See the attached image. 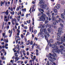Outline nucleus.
Returning a JSON list of instances; mask_svg holds the SVG:
<instances>
[{"instance_id": "obj_8", "label": "nucleus", "mask_w": 65, "mask_h": 65, "mask_svg": "<svg viewBox=\"0 0 65 65\" xmlns=\"http://www.w3.org/2000/svg\"><path fill=\"white\" fill-rule=\"evenodd\" d=\"M15 60H15V62H17V61H18L19 60V57L17 58V57H15Z\"/></svg>"}, {"instance_id": "obj_27", "label": "nucleus", "mask_w": 65, "mask_h": 65, "mask_svg": "<svg viewBox=\"0 0 65 65\" xmlns=\"http://www.w3.org/2000/svg\"><path fill=\"white\" fill-rule=\"evenodd\" d=\"M54 12L55 13H57V12H58V11L56 9H55L54 10Z\"/></svg>"}, {"instance_id": "obj_20", "label": "nucleus", "mask_w": 65, "mask_h": 65, "mask_svg": "<svg viewBox=\"0 0 65 65\" xmlns=\"http://www.w3.org/2000/svg\"><path fill=\"white\" fill-rule=\"evenodd\" d=\"M20 6H19V7H17L16 10V11H18L19 10V9H20Z\"/></svg>"}, {"instance_id": "obj_54", "label": "nucleus", "mask_w": 65, "mask_h": 65, "mask_svg": "<svg viewBox=\"0 0 65 65\" xmlns=\"http://www.w3.org/2000/svg\"><path fill=\"white\" fill-rule=\"evenodd\" d=\"M59 15H57L56 18V19H58V18H59Z\"/></svg>"}, {"instance_id": "obj_31", "label": "nucleus", "mask_w": 65, "mask_h": 65, "mask_svg": "<svg viewBox=\"0 0 65 65\" xmlns=\"http://www.w3.org/2000/svg\"><path fill=\"white\" fill-rule=\"evenodd\" d=\"M30 22H31V20H29L28 21H27L26 22L27 23H28V24H30Z\"/></svg>"}, {"instance_id": "obj_29", "label": "nucleus", "mask_w": 65, "mask_h": 65, "mask_svg": "<svg viewBox=\"0 0 65 65\" xmlns=\"http://www.w3.org/2000/svg\"><path fill=\"white\" fill-rule=\"evenodd\" d=\"M47 30L49 33H51V29H50V28L47 29Z\"/></svg>"}, {"instance_id": "obj_40", "label": "nucleus", "mask_w": 65, "mask_h": 65, "mask_svg": "<svg viewBox=\"0 0 65 65\" xmlns=\"http://www.w3.org/2000/svg\"><path fill=\"white\" fill-rule=\"evenodd\" d=\"M64 15H65V14L64 13H63L61 14V17H64L63 16H64Z\"/></svg>"}, {"instance_id": "obj_22", "label": "nucleus", "mask_w": 65, "mask_h": 65, "mask_svg": "<svg viewBox=\"0 0 65 65\" xmlns=\"http://www.w3.org/2000/svg\"><path fill=\"white\" fill-rule=\"evenodd\" d=\"M19 44H18L16 46V48H17V49H19Z\"/></svg>"}, {"instance_id": "obj_63", "label": "nucleus", "mask_w": 65, "mask_h": 65, "mask_svg": "<svg viewBox=\"0 0 65 65\" xmlns=\"http://www.w3.org/2000/svg\"><path fill=\"white\" fill-rule=\"evenodd\" d=\"M21 62V61H18L17 62V63H18V64H19V63H20Z\"/></svg>"}, {"instance_id": "obj_15", "label": "nucleus", "mask_w": 65, "mask_h": 65, "mask_svg": "<svg viewBox=\"0 0 65 65\" xmlns=\"http://www.w3.org/2000/svg\"><path fill=\"white\" fill-rule=\"evenodd\" d=\"M50 59L49 60L51 62H52V63H53V62H54V60H52L53 59H52L51 58H50Z\"/></svg>"}, {"instance_id": "obj_1", "label": "nucleus", "mask_w": 65, "mask_h": 65, "mask_svg": "<svg viewBox=\"0 0 65 65\" xmlns=\"http://www.w3.org/2000/svg\"><path fill=\"white\" fill-rule=\"evenodd\" d=\"M57 43H55L54 45V44H52V47L53 48V49L54 50H52L51 51V52L53 54L52 55L51 53H50L49 55H48V57L49 58H51V59H53V58L51 56L55 57V56L57 57V55L55 53V52L56 53H59V52H60V51L58 49V47L57 46H56L57 45Z\"/></svg>"}, {"instance_id": "obj_3", "label": "nucleus", "mask_w": 65, "mask_h": 65, "mask_svg": "<svg viewBox=\"0 0 65 65\" xmlns=\"http://www.w3.org/2000/svg\"><path fill=\"white\" fill-rule=\"evenodd\" d=\"M46 17L45 14H43L42 16H41V17L39 18V20L41 21H44L45 20V18H46Z\"/></svg>"}, {"instance_id": "obj_44", "label": "nucleus", "mask_w": 65, "mask_h": 65, "mask_svg": "<svg viewBox=\"0 0 65 65\" xmlns=\"http://www.w3.org/2000/svg\"><path fill=\"white\" fill-rule=\"evenodd\" d=\"M24 28L25 29H27V26H25L24 27Z\"/></svg>"}, {"instance_id": "obj_24", "label": "nucleus", "mask_w": 65, "mask_h": 65, "mask_svg": "<svg viewBox=\"0 0 65 65\" xmlns=\"http://www.w3.org/2000/svg\"><path fill=\"white\" fill-rule=\"evenodd\" d=\"M59 20H58V22H59V23H61V21H62V19H61L60 18H59Z\"/></svg>"}, {"instance_id": "obj_16", "label": "nucleus", "mask_w": 65, "mask_h": 65, "mask_svg": "<svg viewBox=\"0 0 65 65\" xmlns=\"http://www.w3.org/2000/svg\"><path fill=\"white\" fill-rule=\"evenodd\" d=\"M8 10H7V11L6 12H4V13H5V14H6V15H8Z\"/></svg>"}, {"instance_id": "obj_7", "label": "nucleus", "mask_w": 65, "mask_h": 65, "mask_svg": "<svg viewBox=\"0 0 65 65\" xmlns=\"http://www.w3.org/2000/svg\"><path fill=\"white\" fill-rule=\"evenodd\" d=\"M52 21H55L56 20V18H55V16H52Z\"/></svg>"}, {"instance_id": "obj_12", "label": "nucleus", "mask_w": 65, "mask_h": 65, "mask_svg": "<svg viewBox=\"0 0 65 65\" xmlns=\"http://www.w3.org/2000/svg\"><path fill=\"white\" fill-rule=\"evenodd\" d=\"M56 5V8H57V9H59L60 8V5Z\"/></svg>"}, {"instance_id": "obj_28", "label": "nucleus", "mask_w": 65, "mask_h": 65, "mask_svg": "<svg viewBox=\"0 0 65 65\" xmlns=\"http://www.w3.org/2000/svg\"><path fill=\"white\" fill-rule=\"evenodd\" d=\"M4 4V3L3 2L1 1V6H2V5Z\"/></svg>"}, {"instance_id": "obj_50", "label": "nucleus", "mask_w": 65, "mask_h": 65, "mask_svg": "<svg viewBox=\"0 0 65 65\" xmlns=\"http://www.w3.org/2000/svg\"><path fill=\"white\" fill-rule=\"evenodd\" d=\"M29 29L30 30V31L31 32V27L30 26V27H29Z\"/></svg>"}, {"instance_id": "obj_61", "label": "nucleus", "mask_w": 65, "mask_h": 65, "mask_svg": "<svg viewBox=\"0 0 65 65\" xmlns=\"http://www.w3.org/2000/svg\"><path fill=\"white\" fill-rule=\"evenodd\" d=\"M61 44H62V45H64V46H65V43H62Z\"/></svg>"}, {"instance_id": "obj_26", "label": "nucleus", "mask_w": 65, "mask_h": 65, "mask_svg": "<svg viewBox=\"0 0 65 65\" xmlns=\"http://www.w3.org/2000/svg\"><path fill=\"white\" fill-rule=\"evenodd\" d=\"M48 46H50V47H51L52 46V44L51 43H50L49 42L48 43Z\"/></svg>"}, {"instance_id": "obj_34", "label": "nucleus", "mask_w": 65, "mask_h": 65, "mask_svg": "<svg viewBox=\"0 0 65 65\" xmlns=\"http://www.w3.org/2000/svg\"><path fill=\"white\" fill-rule=\"evenodd\" d=\"M61 18H62V19H63V20H65V17L61 16Z\"/></svg>"}, {"instance_id": "obj_23", "label": "nucleus", "mask_w": 65, "mask_h": 65, "mask_svg": "<svg viewBox=\"0 0 65 65\" xmlns=\"http://www.w3.org/2000/svg\"><path fill=\"white\" fill-rule=\"evenodd\" d=\"M61 54H63L64 55H65V50H64V51H62H62H61Z\"/></svg>"}, {"instance_id": "obj_49", "label": "nucleus", "mask_w": 65, "mask_h": 65, "mask_svg": "<svg viewBox=\"0 0 65 65\" xmlns=\"http://www.w3.org/2000/svg\"><path fill=\"white\" fill-rule=\"evenodd\" d=\"M28 63V60H26L24 62L25 64H27Z\"/></svg>"}, {"instance_id": "obj_39", "label": "nucleus", "mask_w": 65, "mask_h": 65, "mask_svg": "<svg viewBox=\"0 0 65 65\" xmlns=\"http://www.w3.org/2000/svg\"><path fill=\"white\" fill-rule=\"evenodd\" d=\"M15 24L16 26H19V23H17V22H15Z\"/></svg>"}, {"instance_id": "obj_5", "label": "nucleus", "mask_w": 65, "mask_h": 65, "mask_svg": "<svg viewBox=\"0 0 65 65\" xmlns=\"http://www.w3.org/2000/svg\"><path fill=\"white\" fill-rule=\"evenodd\" d=\"M42 6V8H43V9H46V11H48V8H47V9H46V5H41Z\"/></svg>"}, {"instance_id": "obj_43", "label": "nucleus", "mask_w": 65, "mask_h": 65, "mask_svg": "<svg viewBox=\"0 0 65 65\" xmlns=\"http://www.w3.org/2000/svg\"><path fill=\"white\" fill-rule=\"evenodd\" d=\"M36 32H37V30H35L34 31V34H35L36 33Z\"/></svg>"}, {"instance_id": "obj_14", "label": "nucleus", "mask_w": 65, "mask_h": 65, "mask_svg": "<svg viewBox=\"0 0 65 65\" xmlns=\"http://www.w3.org/2000/svg\"><path fill=\"white\" fill-rule=\"evenodd\" d=\"M14 55L15 56H16L15 57H15H17V58H19L18 57V53H14Z\"/></svg>"}, {"instance_id": "obj_32", "label": "nucleus", "mask_w": 65, "mask_h": 65, "mask_svg": "<svg viewBox=\"0 0 65 65\" xmlns=\"http://www.w3.org/2000/svg\"><path fill=\"white\" fill-rule=\"evenodd\" d=\"M30 42H27L26 44V45H29V44H30Z\"/></svg>"}, {"instance_id": "obj_58", "label": "nucleus", "mask_w": 65, "mask_h": 65, "mask_svg": "<svg viewBox=\"0 0 65 65\" xmlns=\"http://www.w3.org/2000/svg\"><path fill=\"white\" fill-rule=\"evenodd\" d=\"M21 64H22L24 63V62L23 61H21Z\"/></svg>"}, {"instance_id": "obj_17", "label": "nucleus", "mask_w": 65, "mask_h": 65, "mask_svg": "<svg viewBox=\"0 0 65 65\" xmlns=\"http://www.w3.org/2000/svg\"><path fill=\"white\" fill-rule=\"evenodd\" d=\"M8 9L9 10H10L11 11H13V8H12V7H11L10 8V7H9Z\"/></svg>"}, {"instance_id": "obj_36", "label": "nucleus", "mask_w": 65, "mask_h": 65, "mask_svg": "<svg viewBox=\"0 0 65 65\" xmlns=\"http://www.w3.org/2000/svg\"><path fill=\"white\" fill-rule=\"evenodd\" d=\"M2 60H5L6 58L5 57L4 58V57H2Z\"/></svg>"}, {"instance_id": "obj_41", "label": "nucleus", "mask_w": 65, "mask_h": 65, "mask_svg": "<svg viewBox=\"0 0 65 65\" xmlns=\"http://www.w3.org/2000/svg\"><path fill=\"white\" fill-rule=\"evenodd\" d=\"M21 37L22 39H23V38H24V35H23V34H21Z\"/></svg>"}, {"instance_id": "obj_45", "label": "nucleus", "mask_w": 65, "mask_h": 65, "mask_svg": "<svg viewBox=\"0 0 65 65\" xmlns=\"http://www.w3.org/2000/svg\"><path fill=\"white\" fill-rule=\"evenodd\" d=\"M41 25L42 27L43 28H44L45 27V25Z\"/></svg>"}, {"instance_id": "obj_57", "label": "nucleus", "mask_w": 65, "mask_h": 65, "mask_svg": "<svg viewBox=\"0 0 65 65\" xmlns=\"http://www.w3.org/2000/svg\"><path fill=\"white\" fill-rule=\"evenodd\" d=\"M39 3L40 4H42V3H43L42 2H39Z\"/></svg>"}, {"instance_id": "obj_55", "label": "nucleus", "mask_w": 65, "mask_h": 65, "mask_svg": "<svg viewBox=\"0 0 65 65\" xmlns=\"http://www.w3.org/2000/svg\"><path fill=\"white\" fill-rule=\"evenodd\" d=\"M54 15H55V14H54V13H52V17L53 16H54Z\"/></svg>"}, {"instance_id": "obj_13", "label": "nucleus", "mask_w": 65, "mask_h": 65, "mask_svg": "<svg viewBox=\"0 0 65 65\" xmlns=\"http://www.w3.org/2000/svg\"><path fill=\"white\" fill-rule=\"evenodd\" d=\"M46 18L47 19V20H45V24H47V23L48 22V17H46Z\"/></svg>"}, {"instance_id": "obj_47", "label": "nucleus", "mask_w": 65, "mask_h": 65, "mask_svg": "<svg viewBox=\"0 0 65 65\" xmlns=\"http://www.w3.org/2000/svg\"><path fill=\"white\" fill-rule=\"evenodd\" d=\"M30 45H32V44H33V41H31L30 42Z\"/></svg>"}, {"instance_id": "obj_48", "label": "nucleus", "mask_w": 65, "mask_h": 65, "mask_svg": "<svg viewBox=\"0 0 65 65\" xmlns=\"http://www.w3.org/2000/svg\"><path fill=\"white\" fill-rule=\"evenodd\" d=\"M30 35V32H27V34H26V36H27V35Z\"/></svg>"}, {"instance_id": "obj_9", "label": "nucleus", "mask_w": 65, "mask_h": 65, "mask_svg": "<svg viewBox=\"0 0 65 65\" xmlns=\"http://www.w3.org/2000/svg\"><path fill=\"white\" fill-rule=\"evenodd\" d=\"M36 43H34L32 44V45L31 46V48L32 49H34V46L36 45Z\"/></svg>"}, {"instance_id": "obj_4", "label": "nucleus", "mask_w": 65, "mask_h": 65, "mask_svg": "<svg viewBox=\"0 0 65 65\" xmlns=\"http://www.w3.org/2000/svg\"><path fill=\"white\" fill-rule=\"evenodd\" d=\"M62 28H61L59 27L58 28V31L59 33L57 34V35H61V33H63V32L62 30Z\"/></svg>"}, {"instance_id": "obj_25", "label": "nucleus", "mask_w": 65, "mask_h": 65, "mask_svg": "<svg viewBox=\"0 0 65 65\" xmlns=\"http://www.w3.org/2000/svg\"><path fill=\"white\" fill-rule=\"evenodd\" d=\"M10 13L11 15H14V12H11Z\"/></svg>"}, {"instance_id": "obj_6", "label": "nucleus", "mask_w": 65, "mask_h": 65, "mask_svg": "<svg viewBox=\"0 0 65 65\" xmlns=\"http://www.w3.org/2000/svg\"><path fill=\"white\" fill-rule=\"evenodd\" d=\"M4 42H6V43H8V39H4L3 40Z\"/></svg>"}, {"instance_id": "obj_37", "label": "nucleus", "mask_w": 65, "mask_h": 65, "mask_svg": "<svg viewBox=\"0 0 65 65\" xmlns=\"http://www.w3.org/2000/svg\"><path fill=\"white\" fill-rule=\"evenodd\" d=\"M22 11H26V9H22Z\"/></svg>"}, {"instance_id": "obj_52", "label": "nucleus", "mask_w": 65, "mask_h": 65, "mask_svg": "<svg viewBox=\"0 0 65 65\" xmlns=\"http://www.w3.org/2000/svg\"><path fill=\"white\" fill-rule=\"evenodd\" d=\"M8 43H6L5 44V46H8Z\"/></svg>"}, {"instance_id": "obj_56", "label": "nucleus", "mask_w": 65, "mask_h": 65, "mask_svg": "<svg viewBox=\"0 0 65 65\" xmlns=\"http://www.w3.org/2000/svg\"><path fill=\"white\" fill-rule=\"evenodd\" d=\"M29 14H27L26 15V18H28V15Z\"/></svg>"}, {"instance_id": "obj_19", "label": "nucleus", "mask_w": 65, "mask_h": 65, "mask_svg": "<svg viewBox=\"0 0 65 65\" xmlns=\"http://www.w3.org/2000/svg\"><path fill=\"white\" fill-rule=\"evenodd\" d=\"M60 47L61 48L62 50V51H63V49H64V46H63L62 45L60 46Z\"/></svg>"}, {"instance_id": "obj_53", "label": "nucleus", "mask_w": 65, "mask_h": 65, "mask_svg": "<svg viewBox=\"0 0 65 65\" xmlns=\"http://www.w3.org/2000/svg\"><path fill=\"white\" fill-rule=\"evenodd\" d=\"M36 59V56H34L33 59L34 60H35Z\"/></svg>"}, {"instance_id": "obj_60", "label": "nucleus", "mask_w": 65, "mask_h": 65, "mask_svg": "<svg viewBox=\"0 0 65 65\" xmlns=\"http://www.w3.org/2000/svg\"><path fill=\"white\" fill-rule=\"evenodd\" d=\"M29 52H27V55L28 56V55H29Z\"/></svg>"}, {"instance_id": "obj_42", "label": "nucleus", "mask_w": 65, "mask_h": 65, "mask_svg": "<svg viewBox=\"0 0 65 65\" xmlns=\"http://www.w3.org/2000/svg\"><path fill=\"white\" fill-rule=\"evenodd\" d=\"M48 48H49V46L47 45V46L46 48V50H47Z\"/></svg>"}, {"instance_id": "obj_46", "label": "nucleus", "mask_w": 65, "mask_h": 65, "mask_svg": "<svg viewBox=\"0 0 65 65\" xmlns=\"http://www.w3.org/2000/svg\"><path fill=\"white\" fill-rule=\"evenodd\" d=\"M34 7H33V8H32V10H31V12H33V11H35V9H34Z\"/></svg>"}, {"instance_id": "obj_11", "label": "nucleus", "mask_w": 65, "mask_h": 65, "mask_svg": "<svg viewBox=\"0 0 65 65\" xmlns=\"http://www.w3.org/2000/svg\"><path fill=\"white\" fill-rule=\"evenodd\" d=\"M61 5H64L65 4V1H61L60 2Z\"/></svg>"}, {"instance_id": "obj_35", "label": "nucleus", "mask_w": 65, "mask_h": 65, "mask_svg": "<svg viewBox=\"0 0 65 65\" xmlns=\"http://www.w3.org/2000/svg\"><path fill=\"white\" fill-rule=\"evenodd\" d=\"M13 21L14 22H15V23L17 22V19H13Z\"/></svg>"}, {"instance_id": "obj_2", "label": "nucleus", "mask_w": 65, "mask_h": 65, "mask_svg": "<svg viewBox=\"0 0 65 65\" xmlns=\"http://www.w3.org/2000/svg\"><path fill=\"white\" fill-rule=\"evenodd\" d=\"M40 27L41 28L40 29V31L41 32H40V34H41V35H44L45 36V39H46L47 42V40H48V39L47 38L49 37L50 36L49 33L48 32L47 33V30L46 29V28H45L44 29L41 28V26H40ZM42 32H43L44 33H45V35H44V34H43Z\"/></svg>"}, {"instance_id": "obj_62", "label": "nucleus", "mask_w": 65, "mask_h": 65, "mask_svg": "<svg viewBox=\"0 0 65 65\" xmlns=\"http://www.w3.org/2000/svg\"><path fill=\"white\" fill-rule=\"evenodd\" d=\"M12 25H14L15 24V23H14L12 22Z\"/></svg>"}, {"instance_id": "obj_64", "label": "nucleus", "mask_w": 65, "mask_h": 65, "mask_svg": "<svg viewBox=\"0 0 65 65\" xmlns=\"http://www.w3.org/2000/svg\"><path fill=\"white\" fill-rule=\"evenodd\" d=\"M49 14H50V13L48 12L46 13V14L47 15H49Z\"/></svg>"}, {"instance_id": "obj_51", "label": "nucleus", "mask_w": 65, "mask_h": 65, "mask_svg": "<svg viewBox=\"0 0 65 65\" xmlns=\"http://www.w3.org/2000/svg\"><path fill=\"white\" fill-rule=\"evenodd\" d=\"M46 65H49V62L48 61H47V63L46 64Z\"/></svg>"}, {"instance_id": "obj_33", "label": "nucleus", "mask_w": 65, "mask_h": 65, "mask_svg": "<svg viewBox=\"0 0 65 65\" xmlns=\"http://www.w3.org/2000/svg\"><path fill=\"white\" fill-rule=\"evenodd\" d=\"M60 25L62 28H63V24L60 23Z\"/></svg>"}, {"instance_id": "obj_59", "label": "nucleus", "mask_w": 65, "mask_h": 65, "mask_svg": "<svg viewBox=\"0 0 65 65\" xmlns=\"http://www.w3.org/2000/svg\"><path fill=\"white\" fill-rule=\"evenodd\" d=\"M55 21L56 22V23H58V22H59L58 20H56Z\"/></svg>"}, {"instance_id": "obj_10", "label": "nucleus", "mask_w": 65, "mask_h": 65, "mask_svg": "<svg viewBox=\"0 0 65 65\" xmlns=\"http://www.w3.org/2000/svg\"><path fill=\"white\" fill-rule=\"evenodd\" d=\"M47 42H49V43H53V40L52 39H51L50 40V41H48V40H47Z\"/></svg>"}, {"instance_id": "obj_18", "label": "nucleus", "mask_w": 65, "mask_h": 65, "mask_svg": "<svg viewBox=\"0 0 65 65\" xmlns=\"http://www.w3.org/2000/svg\"><path fill=\"white\" fill-rule=\"evenodd\" d=\"M36 48L37 49H39V46L37 44L36 45Z\"/></svg>"}, {"instance_id": "obj_21", "label": "nucleus", "mask_w": 65, "mask_h": 65, "mask_svg": "<svg viewBox=\"0 0 65 65\" xmlns=\"http://www.w3.org/2000/svg\"><path fill=\"white\" fill-rule=\"evenodd\" d=\"M9 33H10V35H11L12 34V30H11V31H10V30H9Z\"/></svg>"}, {"instance_id": "obj_38", "label": "nucleus", "mask_w": 65, "mask_h": 65, "mask_svg": "<svg viewBox=\"0 0 65 65\" xmlns=\"http://www.w3.org/2000/svg\"><path fill=\"white\" fill-rule=\"evenodd\" d=\"M53 24L54 25H56L57 24L55 22H53Z\"/></svg>"}, {"instance_id": "obj_30", "label": "nucleus", "mask_w": 65, "mask_h": 65, "mask_svg": "<svg viewBox=\"0 0 65 65\" xmlns=\"http://www.w3.org/2000/svg\"><path fill=\"white\" fill-rule=\"evenodd\" d=\"M6 35V34H5V33H3L2 34V35H3V37H5V35Z\"/></svg>"}]
</instances>
